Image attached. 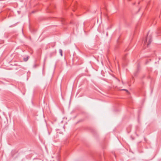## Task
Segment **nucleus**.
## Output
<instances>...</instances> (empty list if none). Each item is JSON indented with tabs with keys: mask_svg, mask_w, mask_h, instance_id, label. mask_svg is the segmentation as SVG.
I'll use <instances>...</instances> for the list:
<instances>
[{
	"mask_svg": "<svg viewBox=\"0 0 161 161\" xmlns=\"http://www.w3.org/2000/svg\"><path fill=\"white\" fill-rule=\"evenodd\" d=\"M152 41V36L151 35H149V33L147 35L146 38L145 39L144 42V46L145 48L148 47L149 45Z\"/></svg>",
	"mask_w": 161,
	"mask_h": 161,
	"instance_id": "nucleus-1",
	"label": "nucleus"
},
{
	"mask_svg": "<svg viewBox=\"0 0 161 161\" xmlns=\"http://www.w3.org/2000/svg\"><path fill=\"white\" fill-rule=\"evenodd\" d=\"M157 33L158 35H161V28L158 29L157 31Z\"/></svg>",
	"mask_w": 161,
	"mask_h": 161,
	"instance_id": "nucleus-2",
	"label": "nucleus"
},
{
	"mask_svg": "<svg viewBox=\"0 0 161 161\" xmlns=\"http://www.w3.org/2000/svg\"><path fill=\"white\" fill-rule=\"evenodd\" d=\"M59 53H60L61 55V56H63V54H62V49H60L59 50Z\"/></svg>",
	"mask_w": 161,
	"mask_h": 161,
	"instance_id": "nucleus-3",
	"label": "nucleus"
},
{
	"mask_svg": "<svg viewBox=\"0 0 161 161\" xmlns=\"http://www.w3.org/2000/svg\"><path fill=\"white\" fill-rule=\"evenodd\" d=\"M29 59V57L28 56L26 58H24V60L25 61H26L28 60Z\"/></svg>",
	"mask_w": 161,
	"mask_h": 161,
	"instance_id": "nucleus-4",
	"label": "nucleus"
},
{
	"mask_svg": "<svg viewBox=\"0 0 161 161\" xmlns=\"http://www.w3.org/2000/svg\"><path fill=\"white\" fill-rule=\"evenodd\" d=\"M122 90H124V91H126L127 92H128V91L127 90H126V89H123Z\"/></svg>",
	"mask_w": 161,
	"mask_h": 161,
	"instance_id": "nucleus-5",
	"label": "nucleus"
}]
</instances>
